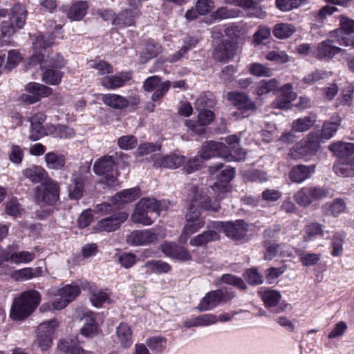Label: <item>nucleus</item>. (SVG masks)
Instances as JSON below:
<instances>
[{
    "mask_svg": "<svg viewBox=\"0 0 354 354\" xmlns=\"http://www.w3.org/2000/svg\"><path fill=\"white\" fill-rule=\"evenodd\" d=\"M41 301L40 293L35 290L22 292L15 299L10 312L12 320L19 321L30 315Z\"/></svg>",
    "mask_w": 354,
    "mask_h": 354,
    "instance_id": "1",
    "label": "nucleus"
},
{
    "mask_svg": "<svg viewBox=\"0 0 354 354\" xmlns=\"http://www.w3.org/2000/svg\"><path fill=\"white\" fill-rule=\"evenodd\" d=\"M208 187H203L196 185L194 186L191 190V194L189 198V204L190 209L200 207L206 211L217 212L221 209L220 201L224 197L225 194H221L218 197L219 192L212 191Z\"/></svg>",
    "mask_w": 354,
    "mask_h": 354,
    "instance_id": "2",
    "label": "nucleus"
},
{
    "mask_svg": "<svg viewBox=\"0 0 354 354\" xmlns=\"http://www.w3.org/2000/svg\"><path fill=\"white\" fill-rule=\"evenodd\" d=\"M59 187L52 178L46 179L41 186L35 188V199L38 203L53 205L59 200Z\"/></svg>",
    "mask_w": 354,
    "mask_h": 354,
    "instance_id": "3",
    "label": "nucleus"
},
{
    "mask_svg": "<svg viewBox=\"0 0 354 354\" xmlns=\"http://www.w3.org/2000/svg\"><path fill=\"white\" fill-rule=\"evenodd\" d=\"M319 149V136L316 133H310L306 139L301 140L289 150L288 156L293 160L305 158L315 154Z\"/></svg>",
    "mask_w": 354,
    "mask_h": 354,
    "instance_id": "4",
    "label": "nucleus"
},
{
    "mask_svg": "<svg viewBox=\"0 0 354 354\" xmlns=\"http://www.w3.org/2000/svg\"><path fill=\"white\" fill-rule=\"evenodd\" d=\"M113 156H104L97 159L93 165V171L103 176V181L108 186H115L118 181V172L114 169Z\"/></svg>",
    "mask_w": 354,
    "mask_h": 354,
    "instance_id": "5",
    "label": "nucleus"
},
{
    "mask_svg": "<svg viewBox=\"0 0 354 354\" xmlns=\"http://www.w3.org/2000/svg\"><path fill=\"white\" fill-rule=\"evenodd\" d=\"M58 326L59 323L55 319L40 324L37 328L36 339L33 345L39 347L42 351L48 350L53 344L52 335Z\"/></svg>",
    "mask_w": 354,
    "mask_h": 354,
    "instance_id": "6",
    "label": "nucleus"
},
{
    "mask_svg": "<svg viewBox=\"0 0 354 354\" xmlns=\"http://www.w3.org/2000/svg\"><path fill=\"white\" fill-rule=\"evenodd\" d=\"M236 297L233 291L226 289H218L207 292L201 299L197 308L200 311L209 310L221 303H226Z\"/></svg>",
    "mask_w": 354,
    "mask_h": 354,
    "instance_id": "7",
    "label": "nucleus"
},
{
    "mask_svg": "<svg viewBox=\"0 0 354 354\" xmlns=\"http://www.w3.org/2000/svg\"><path fill=\"white\" fill-rule=\"evenodd\" d=\"M204 225V218L201 216L198 212L195 211L194 209H190V205L189 204L185 225L179 236V241L183 243H186L189 236L198 232Z\"/></svg>",
    "mask_w": 354,
    "mask_h": 354,
    "instance_id": "8",
    "label": "nucleus"
},
{
    "mask_svg": "<svg viewBox=\"0 0 354 354\" xmlns=\"http://www.w3.org/2000/svg\"><path fill=\"white\" fill-rule=\"evenodd\" d=\"M80 292L81 289L77 285H66L59 288L55 295L59 297V298L53 301V310L64 309L78 297Z\"/></svg>",
    "mask_w": 354,
    "mask_h": 354,
    "instance_id": "9",
    "label": "nucleus"
},
{
    "mask_svg": "<svg viewBox=\"0 0 354 354\" xmlns=\"http://www.w3.org/2000/svg\"><path fill=\"white\" fill-rule=\"evenodd\" d=\"M328 192L322 187H303L295 195V199L300 206H308L313 201L321 200L326 197Z\"/></svg>",
    "mask_w": 354,
    "mask_h": 354,
    "instance_id": "10",
    "label": "nucleus"
},
{
    "mask_svg": "<svg viewBox=\"0 0 354 354\" xmlns=\"http://www.w3.org/2000/svg\"><path fill=\"white\" fill-rule=\"evenodd\" d=\"M129 217L124 212H117L110 216L100 220L93 227L97 232H111L118 230Z\"/></svg>",
    "mask_w": 354,
    "mask_h": 354,
    "instance_id": "11",
    "label": "nucleus"
},
{
    "mask_svg": "<svg viewBox=\"0 0 354 354\" xmlns=\"http://www.w3.org/2000/svg\"><path fill=\"white\" fill-rule=\"evenodd\" d=\"M227 155L225 160L228 161H241L245 159V152L240 147V139L235 135H230L225 138Z\"/></svg>",
    "mask_w": 354,
    "mask_h": 354,
    "instance_id": "12",
    "label": "nucleus"
},
{
    "mask_svg": "<svg viewBox=\"0 0 354 354\" xmlns=\"http://www.w3.org/2000/svg\"><path fill=\"white\" fill-rule=\"evenodd\" d=\"M157 239V234L150 230H133L127 237L128 244L140 246L153 243Z\"/></svg>",
    "mask_w": 354,
    "mask_h": 354,
    "instance_id": "13",
    "label": "nucleus"
},
{
    "mask_svg": "<svg viewBox=\"0 0 354 354\" xmlns=\"http://www.w3.org/2000/svg\"><path fill=\"white\" fill-rule=\"evenodd\" d=\"M200 154L203 159L207 160L213 157L217 156L225 160L227 149L223 142L209 141L204 145L200 151Z\"/></svg>",
    "mask_w": 354,
    "mask_h": 354,
    "instance_id": "14",
    "label": "nucleus"
},
{
    "mask_svg": "<svg viewBox=\"0 0 354 354\" xmlns=\"http://www.w3.org/2000/svg\"><path fill=\"white\" fill-rule=\"evenodd\" d=\"M80 319L83 322V326L80 330V333L83 336L92 338L99 334L100 328L93 312L91 310L84 312Z\"/></svg>",
    "mask_w": 354,
    "mask_h": 354,
    "instance_id": "15",
    "label": "nucleus"
},
{
    "mask_svg": "<svg viewBox=\"0 0 354 354\" xmlns=\"http://www.w3.org/2000/svg\"><path fill=\"white\" fill-rule=\"evenodd\" d=\"M235 175V170L234 168H227L221 171L217 177V180L213 185L209 186L207 191L211 189L212 191L217 190L219 192L218 197L221 194H225L230 191L229 183L232 180Z\"/></svg>",
    "mask_w": 354,
    "mask_h": 354,
    "instance_id": "16",
    "label": "nucleus"
},
{
    "mask_svg": "<svg viewBox=\"0 0 354 354\" xmlns=\"http://www.w3.org/2000/svg\"><path fill=\"white\" fill-rule=\"evenodd\" d=\"M31 60L32 63L40 64L41 69L45 68L59 69L66 65V62L63 57L57 53L46 57L43 54H35L32 56Z\"/></svg>",
    "mask_w": 354,
    "mask_h": 354,
    "instance_id": "17",
    "label": "nucleus"
},
{
    "mask_svg": "<svg viewBox=\"0 0 354 354\" xmlns=\"http://www.w3.org/2000/svg\"><path fill=\"white\" fill-rule=\"evenodd\" d=\"M152 160L155 167L176 169L185 162V157L177 154H169L162 156L155 154L152 156Z\"/></svg>",
    "mask_w": 354,
    "mask_h": 354,
    "instance_id": "18",
    "label": "nucleus"
},
{
    "mask_svg": "<svg viewBox=\"0 0 354 354\" xmlns=\"http://www.w3.org/2000/svg\"><path fill=\"white\" fill-rule=\"evenodd\" d=\"M46 118V115L41 112L35 113L30 118V132L29 139L30 140H38L47 134L43 127Z\"/></svg>",
    "mask_w": 354,
    "mask_h": 354,
    "instance_id": "19",
    "label": "nucleus"
},
{
    "mask_svg": "<svg viewBox=\"0 0 354 354\" xmlns=\"http://www.w3.org/2000/svg\"><path fill=\"white\" fill-rule=\"evenodd\" d=\"M280 93L278 98L272 103L273 108L287 109L290 107V104L296 98V93L292 91V85L286 84L279 91Z\"/></svg>",
    "mask_w": 354,
    "mask_h": 354,
    "instance_id": "20",
    "label": "nucleus"
},
{
    "mask_svg": "<svg viewBox=\"0 0 354 354\" xmlns=\"http://www.w3.org/2000/svg\"><path fill=\"white\" fill-rule=\"evenodd\" d=\"M226 97L239 109L253 110L256 107L255 104L243 93L228 92Z\"/></svg>",
    "mask_w": 354,
    "mask_h": 354,
    "instance_id": "21",
    "label": "nucleus"
},
{
    "mask_svg": "<svg viewBox=\"0 0 354 354\" xmlns=\"http://www.w3.org/2000/svg\"><path fill=\"white\" fill-rule=\"evenodd\" d=\"M207 106V98L205 95H201L196 100V109L200 111L198 115V121L203 126L209 124L214 116L212 111L205 109V107Z\"/></svg>",
    "mask_w": 354,
    "mask_h": 354,
    "instance_id": "22",
    "label": "nucleus"
},
{
    "mask_svg": "<svg viewBox=\"0 0 354 354\" xmlns=\"http://www.w3.org/2000/svg\"><path fill=\"white\" fill-rule=\"evenodd\" d=\"M247 232V225L242 220L235 222H227L225 228L226 236L234 240H239L243 238Z\"/></svg>",
    "mask_w": 354,
    "mask_h": 354,
    "instance_id": "23",
    "label": "nucleus"
},
{
    "mask_svg": "<svg viewBox=\"0 0 354 354\" xmlns=\"http://www.w3.org/2000/svg\"><path fill=\"white\" fill-rule=\"evenodd\" d=\"M333 40H326L319 44L317 46L316 57L319 59H330L335 55L342 51L339 47L332 46Z\"/></svg>",
    "mask_w": 354,
    "mask_h": 354,
    "instance_id": "24",
    "label": "nucleus"
},
{
    "mask_svg": "<svg viewBox=\"0 0 354 354\" xmlns=\"http://www.w3.org/2000/svg\"><path fill=\"white\" fill-rule=\"evenodd\" d=\"M27 10L21 3L15 4L10 9L9 21L13 24L18 29H21L26 24Z\"/></svg>",
    "mask_w": 354,
    "mask_h": 354,
    "instance_id": "25",
    "label": "nucleus"
},
{
    "mask_svg": "<svg viewBox=\"0 0 354 354\" xmlns=\"http://www.w3.org/2000/svg\"><path fill=\"white\" fill-rule=\"evenodd\" d=\"M235 53L234 45L228 41L219 44L214 50L213 57L219 62H226L232 59Z\"/></svg>",
    "mask_w": 354,
    "mask_h": 354,
    "instance_id": "26",
    "label": "nucleus"
},
{
    "mask_svg": "<svg viewBox=\"0 0 354 354\" xmlns=\"http://www.w3.org/2000/svg\"><path fill=\"white\" fill-rule=\"evenodd\" d=\"M131 79V75L127 73H121L117 75L105 76L100 80V84L107 89H115L122 86L124 83Z\"/></svg>",
    "mask_w": 354,
    "mask_h": 354,
    "instance_id": "27",
    "label": "nucleus"
},
{
    "mask_svg": "<svg viewBox=\"0 0 354 354\" xmlns=\"http://www.w3.org/2000/svg\"><path fill=\"white\" fill-rule=\"evenodd\" d=\"M315 171V166H306L299 165L295 166L289 172L290 179L297 183H299L310 177L311 174Z\"/></svg>",
    "mask_w": 354,
    "mask_h": 354,
    "instance_id": "28",
    "label": "nucleus"
},
{
    "mask_svg": "<svg viewBox=\"0 0 354 354\" xmlns=\"http://www.w3.org/2000/svg\"><path fill=\"white\" fill-rule=\"evenodd\" d=\"M140 190L137 187L124 189L112 197V202L117 205H124L136 201L140 196Z\"/></svg>",
    "mask_w": 354,
    "mask_h": 354,
    "instance_id": "29",
    "label": "nucleus"
},
{
    "mask_svg": "<svg viewBox=\"0 0 354 354\" xmlns=\"http://www.w3.org/2000/svg\"><path fill=\"white\" fill-rule=\"evenodd\" d=\"M101 100L105 105L118 110L124 109L129 104L128 100L125 97L114 93L102 94Z\"/></svg>",
    "mask_w": 354,
    "mask_h": 354,
    "instance_id": "30",
    "label": "nucleus"
},
{
    "mask_svg": "<svg viewBox=\"0 0 354 354\" xmlns=\"http://www.w3.org/2000/svg\"><path fill=\"white\" fill-rule=\"evenodd\" d=\"M24 176L33 183H43L49 179L47 171L40 166L32 165L23 171Z\"/></svg>",
    "mask_w": 354,
    "mask_h": 354,
    "instance_id": "31",
    "label": "nucleus"
},
{
    "mask_svg": "<svg viewBox=\"0 0 354 354\" xmlns=\"http://www.w3.org/2000/svg\"><path fill=\"white\" fill-rule=\"evenodd\" d=\"M354 143L337 142L329 146V149L337 157L349 161Z\"/></svg>",
    "mask_w": 354,
    "mask_h": 354,
    "instance_id": "32",
    "label": "nucleus"
},
{
    "mask_svg": "<svg viewBox=\"0 0 354 354\" xmlns=\"http://www.w3.org/2000/svg\"><path fill=\"white\" fill-rule=\"evenodd\" d=\"M342 118L339 115H334L330 120L324 123L322 129L321 136L322 138L330 139L338 130Z\"/></svg>",
    "mask_w": 354,
    "mask_h": 354,
    "instance_id": "33",
    "label": "nucleus"
},
{
    "mask_svg": "<svg viewBox=\"0 0 354 354\" xmlns=\"http://www.w3.org/2000/svg\"><path fill=\"white\" fill-rule=\"evenodd\" d=\"M88 5L86 1H79L73 3L66 10L68 19L80 21L83 19L87 12Z\"/></svg>",
    "mask_w": 354,
    "mask_h": 354,
    "instance_id": "34",
    "label": "nucleus"
},
{
    "mask_svg": "<svg viewBox=\"0 0 354 354\" xmlns=\"http://www.w3.org/2000/svg\"><path fill=\"white\" fill-rule=\"evenodd\" d=\"M34 41L32 42L34 54H41L39 50L50 47L54 43V37L52 34H43L41 32L34 35Z\"/></svg>",
    "mask_w": 354,
    "mask_h": 354,
    "instance_id": "35",
    "label": "nucleus"
},
{
    "mask_svg": "<svg viewBox=\"0 0 354 354\" xmlns=\"http://www.w3.org/2000/svg\"><path fill=\"white\" fill-rule=\"evenodd\" d=\"M42 270L40 267L25 268L13 271L10 276L15 281L28 280L41 276Z\"/></svg>",
    "mask_w": 354,
    "mask_h": 354,
    "instance_id": "36",
    "label": "nucleus"
},
{
    "mask_svg": "<svg viewBox=\"0 0 354 354\" xmlns=\"http://www.w3.org/2000/svg\"><path fill=\"white\" fill-rule=\"evenodd\" d=\"M116 335L122 348H129L132 344V330L127 323L119 324L116 328Z\"/></svg>",
    "mask_w": 354,
    "mask_h": 354,
    "instance_id": "37",
    "label": "nucleus"
},
{
    "mask_svg": "<svg viewBox=\"0 0 354 354\" xmlns=\"http://www.w3.org/2000/svg\"><path fill=\"white\" fill-rule=\"evenodd\" d=\"M138 16L139 12L136 10H125L115 18L113 24L120 27L134 26V19Z\"/></svg>",
    "mask_w": 354,
    "mask_h": 354,
    "instance_id": "38",
    "label": "nucleus"
},
{
    "mask_svg": "<svg viewBox=\"0 0 354 354\" xmlns=\"http://www.w3.org/2000/svg\"><path fill=\"white\" fill-rule=\"evenodd\" d=\"M258 294L267 308L276 306L281 298L280 292L276 290L261 288Z\"/></svg>",
    "mask_w": 354,
    "mask_h": 354,
    "instance_id": "39",
    "label": "nucleus"
},
{
    "mask_svg": "<svg viewBox=\"0 0 354 354\" xmlns=\"http://www.w3.org/2000/svg\"><path fill=\"white\" fill-rule=\"evenodd\" d=\"M220 239V236L218 232L214 230H207L201 234H199L194 236L190 240V245L193 246H203L211 241H215Z\"/></svg>",
    "mask_w": 354,
    "mask_h": 354,
    "instance_id": "40",
    "label": "nucleus"
},
{
    "mask_svg": "<svg viewBox=\"0 0 354 354\" xmlns=\"http://www.w3.org/2000/svg\"><path fill=\"white\" fill-rule=\"evenodd\" d=\"M296 30V27L291 24L279 23L274 26L272 33L279 39H286L290 37Z\"/></svg>",
    "mask_w": 354,
    "mask_h": 354,
    "instance_id": "41",
    "label": "nucleus"
},
{
    "mask_svg": "<svg viewBox=\"0 0 354 354\" xmlns=\"http://www.w3.org/2000/svg\"><path fill=\"white\" fill-rule=\"evenodd\" d=\"M57 348L65 354H88L72 339L60 340Z\"/></svg>",
    "mask_w": 354,
    "mask_h": 354,
    "instance_id": "42",
    "label": "nucleus"
},
{
    "mask_svg": "<svg viewBox=\"0 0 354 354\" xmlns=\"http://www.w3.org/2000/svg\"><path fill=\"white\" fill-rule=\"evenodd\" d=\"M241 13V11L239 10L222 6L213 12L211 17L214 21L234 19L239 17Z\"/></svg>",
    "mask_w": 354,
    "mask_h": 354,
    "instance_id": "43",
    "label": "nucleus"
},
{
    "mask_svg": "<svg viewBox=\"0 0 354 354\" xmlns=\"http://www.w3.org/2000/svg\"><path fill=\"white\" fill-rule=\"evenodd\" d=\"M339 29H336L330 32V38L337 37L340 30L346 35H351L354 32V20L345 16L341 15L339 17Z\"/></svg>",
    "mask_w": 354,
    "mask_h": 354,
    "instance_id": "44",
    "label": "nucleus"
},
{
    "mask_svg": "<svg viewBox=\"0 0 354 354\" xmlns=\"http://www.w3.org/2000/svg\"><path fill=\"white\" fill-rule=\"evenodd\" d=\"M136 205L138 207V209H144V211L148 214L154 212L159 215L162 210L161 203L151 198H143Z\"/></svg>",
    "mask_w": 354,
    "mask_h": 354,
    "instance_id": "45",
    "label": "nucleus"
},
{
    "mask_svg": "<svg viewBox=\"0 0 354 354\" xmlns=\"http://www.w3.org/2000/svg\"><path fill=\"white\" fill-rule=\"evenodd\" d=\"M26 91L39 97V101L41 97H46L53 93V89L47 86L40 84L36 82L28 83L25 88Z\"/></svg>",
    "mask_w": 354,
    "mask_h": 354,
    "instance_id": "46",
    "label": "nucleus"
},
{
    "mask_svg": "<svg viewBox=\"0 0 354 354\" xmlns=\"http://www.w3.org/2000/svg\"><path fill=\"white\" fill-rule=\"evenodd\" d=\"M45 162L49 169L59 170L64 167L66 159L63 155L49 152L45 155Z\"/></svg>",
    "mask_w": 354,
    "mask_h": 354,
    "instance_id": "47",
    "label": "nucleus"
},
{
    "mask_svg": "<svg viewBox=\"0 0 354 354\" xmlns=\"http://www.w3.org/2000/svg\"><path fill=\"white\" fill-rule=\"evenodd\" d=\"M84 180L80 176H73L72 183L68 187V194L71 199L78 200L83 196Z\"/></svg>",
    "mask_w": 354,
    "mask_h": 354,
    "instance_id": "48",
    "label": "nucleus"
},
{
    "mask_svg": "<svg viewBox=\"0 0 354 354\" xmlns=\"http://www.w3.org/2000/svg\"><path fill=\"white\" fill-rule=\"evenodd\" d=\"M64 73L56 68H45L42 74V80L50 85H58Z\"/></svg>",
    "mask_w": 354,
    "mask_h": 354,
    "instance_id": "49",
    "label": "nucleus"
},
{
    "mask_svg": "<svg viewBox=\"0 0 354 354\" xmlns=\"http://www.w3.org/2000/svg\"><path fill=\"white\" fill-rule=\"evenodd\" d=\"M131 220L134 223L143 225H150L153 222L149 214L144 211V209H138L137 205H136L135 209L131 216Z\"/></svg>",
    "mask_w": 354,
    "mask_h": 354,
    "instance_id": "50",
    "label": "nucleus"
},
{
    "mask_svg": "<svg viewBox=\"0 0 354 354\" xmlns=\"http://www.w3.org/2000/svg\"><path fill=\"white\" fill-rule=\"evenodd\" d=\"M315 119L312 117H304L294 120L292 129L296 132H304L310 129L315 124Z\"/></svg>",
    "mask_w": 354,
    "mask_h": 354,
    "instance_id": "51",
    "label": "nucleus"
},
{
    "mask_svg": "<svg viewBox=\"0 0 354 354\" xmlns=\"http://www.w3.org/2000/svg\"><path fill=\"white\" fill-rule=\"evenodd\" d=\"M48 132L54 136H59L61 138H71L75 135L73 129L64 125H59L55 127L54 125L47 126Z\"/></svg>",
    "mask_w": 354,
    "mask_h": 354,
    "instance_id": "52",
    "label": "nucleus"
},
{
    "mask_svg": "<svg viewBox=\"0 0 354 354\" xmlns=\"http://www.w3.org/2000/svg\"><path fill=\"white\" fill-rule=\"evenodd\" d=\"M332 75L331 72L324 70H315L308 74L303 78V82L306 84L312 85L319 80H324Z\"/></svg>",
    "mask_w": 354,
    "mask_h": 354,
    "instance_id": "53",
    "label": "nucleus"
},
{
    "mask_svg": "<svg viewBox=\"0 0 354 354\" xmlns=\"http://www.w3.org/2000/svg\"><path fill=\"white\" fill-rule=\"evenodd\" d=\"M14 24L10 21H4L1 23L0 46L7 45L9 43V39L15 32Z\"/></svg>",
    "mask_w": 354,
    "mask_h": 354,
    "instance_id": "54",
    "label": "nucleus"
},
{
    "mask_svg": "<svg viewBox=\"0 0 354 354\" xmlns=\"http://www.w3.org/2000/svg\"><path fill=\"white\" fill-rule=\"evenodd\" d=\"M161 53V46L158 44L149 43L141 53L140 57L142 63L156 57Z\"/></svg>",
    "mask_w": 354,
    "mask_h": 354,
    "instance_id": "55",
    "label": "nucleus"
},
{
    "mask_svg": "<svg viewBox=\"0 0 354 354\" xmlns=\"http://www.w3.org/2000/svg\"><path fill=\"white\" fill-rule=\"evenodd\" d=\"M144 267L147 269V272L154 273H166L171 269L170 266L161 261H147Z\"/></svg>",
    "mask_w": 354,
    "mask_h": 354,
    "instance_id": "56",
    "label": "nucleus"
},
{
    "mask_svg": "<svg viewBox=\"0 0 354 354\" xmlns=\"http://www.w3.org/2000/svg\"><path fill=\"white\" fill-rule=\"evenodd\" d=\"M35 257V255L32 252L28 251H21L18 252H10L9 258L10 261L15 263H29L32 261Z\"/></svg>",
    "mask_w": 354,
    "mask_h": 354,
    "instance_id": "57",
    "label": "nucleus"
},
{
    "mask_svg": "<svg viewBox=\"0 0 354 354\" xmlns=\"http://www.w3.org/2000/svg\"><path fill=\"white\" fill-rule=\"evenodd\" d=\"M277 86L278 82L274 78L270 80H262L259 82L256 92L259 95H261L274 91Z\"/></svg>",
    "mask_w": 354,
    "mask_h": 354,
    "instance_id": "58",
    "label": "nucleus"
},
{
    "mask_svg": "<svg viewBox=\"0 0 354 354\" xmlns=\"http://www.w3.org/2000/svg\"><path fill=\"white\" fill-rule=\"evenodd\" d=\"M300 261L304 266H312L315 265L321 258L320 254L308 253L300 252L298 254Z\"/></svg>",
    "mask_w": 354,
    "mask_h": 354,
    "instance_id": "59",
    "label": "nucleus"
},
{
    "mask_svg": "<svg viewBox=\"0 0 354 354\" xmlns=\"http://www.w3.org/2000/svg\"><path fill=\"white\" fill-rule=\"evenodd\" d=\"M335 173L339 176H348L354 172V164H351L348 160L342 162H338L334 166Z\"/></svg>",
    "mask_w": 354,
    "mask_h": 354,
    "instance_id": "60",
    "label": "nucleus"
},
{
    "mask_svg": "<svg viewBox=\"0 0 354 354\" xmlns=\"http://www.w3.org/2000/svg\"><path fill=\"white\" fill-rule=\"evenodd\" d=\"M249 70L252 75L257 77H270L272 74L270 68L259 63L251 64Z\"/></svg>",
    "mask_w": 354,
    "mask_h": 354,
    "instance_id": "61",
    "label": "nucleus"
},
{
    "mask_svg": "<svg viewBox=\"0 0 354 354\" xmlns=\"http://www.w3.org/2000/svg\"><path fill=\"white\" fill-rule=\"evenodd\" d=\"M306 235L304 236L305 241H309L312 238L317 235L323 234L322 225L317 223H313L306 226Z\"/></svg>",
    "mask_w": 354,
    "mask_h": 354,
    "instance_id": "62",
    "label": "nucleus"
},
{
    "mask_svg": "<svg viewBox=\"0 0 354 354\" xmlns=\"http://www.w3.org/2000/svg\"><path fill=\"white\" fill-rule=\"evenodd\" d=\"M118 145L122 149L129 150L137 145V139L132 135L124 136L118 138Z\"/></svg>",
    "mask_w": 354,
    "mask_h": 354,
    "instance_id": "63",
    "label": "nucleus"
},
{
    "mask_svg": "<svg viewBox=\"0 0 354 354\" xmlns=\"http://www.w3.org/2000/svg\"><path fill=\"white\" fill-rule=\"evenodd\" d=\"M166 339L162 337H152L147 340V345L152 350L162 352L166 344Z\"/></svg>",
    "mask_w": 354,
    "mask_h": 354,
    "instance_id": "64",
    "label": "nucleus"
}]
</instances>
